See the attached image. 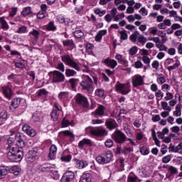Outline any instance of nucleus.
I'll list each match as a JSON object with an SVG mask.
<instances>
[{"instance_id": "obj_40", "label": "nucleus", "mask_w": 182, "mask_h": 182, "mask_svg": "<svg viewBox=\"0 0 182 182\" xmlns=\"http://www.w3.org/2000/svg\"><path fill=\"white\" fill-rule=\"evenodd\" d=\"M155 97H156V100L159 102L164 97V92H163L161 90H158L155 92Z\"/></svg>"}, {"instance_id": "obj_44", "label": "nucleus", "mask_w": 182, "mask_h": 182, "mask_svg": "<svg viewBox=\"0 0 182 182\" xmlns=\"http://www.w3.org/2000/svg\"><path fill=\"white\" fill-rule=\"evenodd\" d=\"M119 33L120 34V39L122 41H127L129 38V35H127V32L125 30L119 31Z\"/></svg>"}, {"instance_id": "obj_16", "label": "nucleus", "mask_w": 182, "mask_h": 182, "mask_svg": "<svg viewBox=\"0 0 182 182\" xmlns=\"http://www.w3.org/2000/svg\"><path fill=\"white\" fill-rule=\"evenodd\" d=\"M102 63L106 66H108L109 68H111V69H114V68H116V66H117V61H116V60L110 59L109 58L102 60Z\"/></svg>"}, {"instance_id": "obj_14", "label": "nucleus", "mask_w": 182, "mask_h": 182, "mask_svg": "<svg viewBox=\"0 0 182 182\" xmlns=\"http://www.w3.org/2000/svg\"><path fill=\"white\" fill-rule=\"evenodd\" d=\"M75 178V173L71 171H66L61 178V182H70Z\"/></svg>"}, {"instance_id": "obj_4", "label": "nucleus", "mask_w": 182, "mask_h": 182, "mask_svg": "<svg viewBox=\"0 0 182 182\" xmlns=\"http://www.w3.org/2000/svg\"><path fill=\"white\" fill-rule=\"evenodd\" d=\"M113 159V153L112 151H108L102 155H100L96 157V161L99 163V164H107L112 161Z\"/></svg>"}, {"instance_id": "obj_50", "label": "nucleus", "mask_w": 182, "mask_h": 182, "mask_svg": "<svg viewBox=\"0 0 182 182\" xmlns=\"http://www.w3.org/2000/svg\"><path fill=\"white\" fill-rule=\"evenodd\" d=\"M58 117H59V113L58 112V110L53 109V111L51 112V119H53V120L54 122H56V120H58Z\"/></svg>"}, {"instance_id": "obj_20", "label": "nucleus", "mask_w": 182, "mask_h": 182, "mask_svg": "<svg viewBox=\"0 0 182 182\" xmlns=\"http://www.w3.org/2000/svg\"><path fill=\"white\" fill-rule=\"evenodd\" d=\"M105 110H106V108H105V106L100 105L95 112L92 113L93 116H105Z\"/></svg>"}, {"instance_id": "obj_6", "label": "nucleus", "mask_w": 182, "mask_h": 182, "mask_svg": "<svg viewBox=\"0 0 182 182\" xmlns=\"http://www.w3.org/2000/svg\"><path fill=\"white\" fill-rule=\"evenodd\" d=\"M129 40L133 43L138 42V43H140V45L142 46L147 42V38L144 37V36L140 35V32L137 31H134V33L129 36Z\"/></svg>"}, {"instance_id": "obj_10", "label": "nucleus", "mask_w": 182, "mask_h": 182, "mask_svg": "<svg viewBox=\"0 0 182 182\" xmlns=\"http://www.w3.org/2000/svg\"><path fill=\"white\" fill-rule=\"evenodd\" d=\"M115 89L117 92L118 93H121V95H128V93L132 92V90L130 89V84L129 83H118L115 85Z\"/></svg>"}, {"instance_id": "obj_3", "label": "nucleus", "mask_w": 182, "mask_h": 182, "mask_svg": "<svg viewBox=\"0 0 182 182\" xmlns=\"http://www.w3.org/2000/svg\"><path fill=\"white\" fill-rule=\"evenodd\" d=\"M48 76L52 83H62L65 82V75L58 70H53L48 73Z\"/></svg>"}, {"instance_id": "obj_22", "label": "nucleus", "mask_w": 182, "mask_h": 182, "mask_svg": "<svg viewBox=\"0 0 182 182\" xmlns=\"http://www.w3.org/2000/svg\"><path fill=\"white\" fill-rule=\"evenodd\" d=\"M115 59L118 60L119 63L124 65V66H129V61L126 60V58L120 54H116Z\"/></svg>"}, {"instance_id": "obj_1", "label": "nucleus", "mask_w": 182, "mask_h": 182, "mask_svg": "<svg viewBox=\"0 0 182 182\" xmlns=\"http://www.w3.org/2000/svg\"><path fill=\"white\" fill-rule=\"evenodd\" d=\"M15 140L17 147L20 149H17L15 146L7 147V159L10 161H21L23 158V151H22V149L25 147V141L22 139L19 133L16 134Z\"/></svg>"}, {"instance_id": "obj_63", "label": "nucleus", "mask_w": 182, "mask_h": 182, "mask_svg": "<svg viewBox=\"0 0 182 182\" xmlns=\"http://www.w3.org/2000/svg\"><path fill=\"white\" fill-rule=\"evenodd\" d=\"M156 46L159 49V50H164L165 52H167V46H164V44H156Z\"/></svg>"}, {"instance_id": "obj_18", "label": "nucleus", "mask_w": 182, "mask_h": 182, "mask_svg": "<svg viewBox=\"0 0 182 182\" xmlns=\"http://www.w3.org/2000/svg\"><path fill=\"white\" fill-rule=\"evenodd\" d=\"M106 35H107V30L104 29V30L99 31L95 37V42H102V39H103V36Z\"/></svg>"}, {"instance_id": "obj_8", "label": "nucleus", "mask_w": 182, "mask_h": 182, "mask_svg": "<svg viewBox=\"0 0 182 182\" xmlns=\"http://www.w3.org/2000/svg\"><path fill=\"white\" fill-rule=\"evenodd\" d=\"M112 139L118 143L119 144H123L127 140V136L124 133L121 132L119 129L115 130V132L112 134Z\"/></svg>"}, {"instance_id": "obj_54", "label": "nucleus", "mask_w": 182, "mask_h": 182, "mask_svg": "<svg viewBox=\"0 0 182 182\" xmlns=\"http://www.w3.org/2000/svg\"><path fill=\"white\" fill-rule=\"evenodd\" d=\"M17 33H28V27L25 26H22L18 28L16 31Z\"/></svg>"}, {"instance_id": "obj_64", "label": "nucleus", "mask_w": 182, "mask_h": 182, "mask_svg": "<svg viewBox=\"0 0 182 182\" xmlns=\"http://www.w3.org/2000/svg\"><path fill=\"white\" fill-rule=\"evenodd\" d=\"M173 97H174V95H173V93L170 92H167L166 93V96L164 97V99L168 101V100H171V99H173Z\"/></svg>"}, {"instance_id": "obj_2", "label": "nucleus", "mask_w": 182, "mask_h": 182, "mask_svg": "<svg viewBox=\"0 0 182 182\" xmlns=\"http://www.w3.org/2000/svg\"><path fill=\"white\" fill-rule=\"evenodd\" d=\"M61 60L62 62H63V63H65V65H66V66H70V68H73V69H75L77 72H80L81 68L79 63L72 59V58L70 57L69 55H62Z\"/></svg>"}, {"instance_id": "obj_5", "label": "nucleus", "mask_w": 182, "mask_h": 182, "mask_svg": "<svg viewBox=\"0 0 182 182\" xmlns=\"http://www.w3.org/2000/svg\"><path fill=\"white\" fill-rule=\"evenodd\" d=\"M173 63H174L173 65ZM181 65V63L178 59H176L174 63V59L173 58H166L164 61V66L168 70V72H171V70H175V69H178Z\"/></svg>"}, {"instance_id": "obj_31", "label": "nucleus", "mask_w": 182, "mask_h": 182, "mask_svg": "<svg viewBox=\"0 0 182 182\" xmlns=\"http://www.w3.org/2000/svg\"><path fill=\"white\" fill-rule=\"evenodd\" d=\"M32 9L31 6L24 7L23 9V11L21 12V15L24 17L28 16V15H32Z\"/></svg>"}, {"instance_id": "obj_15", "label": "nucleus", "mask_w": 182, "mask_h": 182, "mask_svg": "<svg viewBox=\"0 0 182 182\" xmlns=\"http://www.w3.org/2000/svg\"><path fill=\"white\" fill-rule=\"evenodd\" d=\"M11 87L12 85H11V83H9L7 85L2 87L3 93L7 99H11V97H12Z\"/></svg>"}, {"instance_id": "obj_56", "label": "nucleus", "mask_w": 182, "mask_h": 182, "mask_svg": "<svg viewBox=\"0 0 182 182\" xmlns=\"http://www.w3.org/2000/svg\"><path fill=\"white\" fill-rule=\"evenodd\" d=\"M124 16V13L117 14L114 17H113V19L115 22H119V21H120V19H123Z\"/></svg>"}, {"instance_id": "obj_34", "label": "nucleus", "mask_w": 182, "mask_h": 182, "mask_svg": "<svg viewBox=\"0 0 182 182\" xmlns=\"http://www.w3.org/2000/svg\"><path fill=\"white\" fill-rule=\"evenodd\" d=\"M73 33L76 39H83L85 38V33L82 30H75Z\"/></svg>"}, {"instance_id": "obj_52", "label": "nucleus", "mask_w": 182, "mask_h": 182, "mask_svg": "<svg viewBox=\"0 0 182 182\" xmlns=\"http://www.w3.org/2000/svg\"><path fill=\"white\" fill-rule=\"evenodd\" d=\"M144 67V65H143V63H141V60H137L135 63H134V68L136 69H143V68Z\"/></svg>"}, {"instance_id": "obj_33", "label": "nucleus", "mask_w": 182, "mask_h": 182, "mask_svg": "<svg viewBox=\"0 0 182 182\" xmlns=\"http://www.w3.org/2000/svg\"><path fill=\"white\" fill-rule=\"evenodd\" d=\"M9 171L12 174H14V176H18L21 173V168L18 166H14L10 168Z\"/></svg>"}, {"instance_id": "obj_39", "label": "nucleus", "mask_w": 182, "mask_h": 182, "mask_svg": "<svg viewBox=\"0 0 182 182\" xmlns=\"http://www.w3.org/2000/svg\"><path fill=\"white\" fill-rule=\"evenodd\" d=\"M8 119V112L6 110L0 108V120L5 121Z\"/></svg>"}, {"instance_id": "obj_53", "label": "nucleus", "mask_w": 182, "mask_h": 182, "mask_svg": "<svg viewBox=\"0 0 182 182\" xmlns=\"http://www.w3.org/2000/svg\"><path fill=\"white\" fill-rule=\"evenodd\" d=\"M61 134H63L64 136H68V137H70L71 139H75V134H73V132L69 131V130H65L61 132Z\"/></svg>"}, {"instance_id": "obj_55", "label": "nucleus", "mask_w": 182, "mask_h": 182, "mask_svg": "<svg viewBox=\"0 0 182 182\" xmlns=\"http://www.w3.org/2000/svg\"><path fill=\"white\" fill-rule=\"evenodd\" d=\"M137 180H139V178L134 175H132V173L128 176L127 182H137Z\"/></svg>"}, {"instance_id": "obj_62", "label": "nucleus", "mask_w": 182, "mask_h": 182, "mask_svg": "<svg viewBox=\"0 0 182 182\" xmlns=\"http://www.w3.org/2000/svg\"><path fill=\"white\" fill-rule=\"evenodd\" d=\"M142 62L145 63V65H148V68H150V63L151 62V60H150V58L149 56H143L142 57Z\"/></svg>"}, {"instance_id": "obj_25", "label": "nucleus", "mask_w": 182, "mask_h": 182, "mask_svg": "<svg viewBox=\"0 0 182 182\" xmlns=\"http://www.w3.org/2000/svg\"><path fill=\"white\" fill-rule=\"evenodd\" d=\"M22 101L21 98H15L11 101V104L10 105V109L14 110V109H16L19 105H21V102Z\"/></svg>"}, {"instance_id": "obj_24", "label": "nucleus", "mask_w": 182, "mask_h": 182, "mask_svg": "<svg viewBox=\"0 0 182 182\" xmlns=\"http://www.w3.org/2000/svg\"><path fill=\"white\" fill-rule=\"evenodd\" d=\"M58 151V147L55 145H52L50 148V152L48 154V157L50 160H53L55 159V156H56V152Z\"/></svg>"}, {"instance_id": "obj_29", "label": "nucleus", "mask_w": 182, "mask_h": 182, "mask_svg": "<svg viewBox=\"0 0 182 182\" xmlns=\"http://www.w3.org/2000/svg\"><path fill=\"white\" fill-rule=\"evenodd\" d=\"M46 28L47 31H50L51 32H55L58 28L56 27V25H55V21H50L46 26Z\"/></svg>"}, {"instance_id": "obj_49", "label": "nucleus", "mask_w": 182, "mask_h": 182, "mask_svg": "<svg viewBox=\"0 0 182 182\" xmlns=\"http://www.w3.org/2000/svg\"><path fill=\"white\" fill-rule=\"evenodd\" d=\"M168 171L170 172L169 176H174V174H177V173H178V169H177V168H176L175 166H169Z\"/></svg>"}, {"instance_id": "obj_17", "label": "nucleus", "mask_w": 182, "mask_h": 182, "mask_svg": "<svg viewBox=\"0 0 182 182\" xmlns=\"http://www.w3.org/2000/svg\"><path fill=\"white\" fill-rule=\"evenodd\" d=\"M105 126L109 130H113V129H116L117 127V123H116V121L112 119H107L105 121Z\"/></svg>"}, {"instance_id": "obj_13", "label": "nucleus", "mask_w": 182, "mask_h": 182, "mask_svg": "<svg viewBox=\"0 0 182 182\" xmlns=\"http://www.w3.org/2000/svg\"><path fill=\"white\" fill-rule=\"evenodd\" d=\"M22 130L24 133H26L28 136H30V137H35L36 136V131L28 124H24L22 127Z\"/></svg>"}, {"instance_id": "obj_61", "label": "nucleus", "mask_w": 182, "mask_h": 182, "mask_svg": "<svg viewBox=\"0 0 182 182\" xmlns=\"http://www.w3.org/2000/svg\"><path fill=\"white\" fill-rule=\"evenodd\" d=\"M162 163L167 164L171 161V155H166L162 158Z\"/></svg>"}, {"instance_id": "obj_38", "label": "nucleus", "mask_w": 182, "mask_h": 182, "mask_svg": "<svg viewBox=\"0 0 182 182\" xmlns=\"http://www.w3.org/2000/svg\"><path fill=\"white\" fill-rule=\"evenodd\" d=\"M57 20L60 23H64V25H69V20L68 18H65L63 15L57 16Z\"/></svg>"}, {"instance_id": "obj_59", "label": "nucleus", "mask_w": 182, "mask_h": 182, "mask_svg": "<svg viewBox=\"0 0 182 182\" xmlns=\"http://www.w3.org/2000/svg\"><path fill=\"white\" fill-rule=\"evenodd\" d=\"M60 160L65 161V163H69L72 160V155H66L60 157Z\"/></svg>"}, {"instance_id": "obj_26", "label": "nucleus", "mask_w": 182, "mask_h": 182, "mask_svg": "<svg viewBox=\"0 0 182 182\" xmlns=\"http://www.w3.org/2000/svg\"><path fill=\"white\" fill-rule=\"evenodd\" d=\"M85 146H92V141L89 139H83L79 142L78 147L79 149H83Z\"/></svg>"}, {"instance_id": "obj_7", "label": "nucleus", "mask_w": 182, "mask_h": 182, "mask_svg": "<svg viewBox=\"0 0 182 182\" xmlns=\"http://www.w3.org/2000/svg\"><path fill=\"white\" fill-rule=\"evenodd\" d=\"M82 80L80 82V86L82 88V90L85 92H90L92 87H93V80L89 77V75H83Z\"/></svg>"}, {"instance_id": "obj_58", "label": "nucleus", "mask_w": 182, "mask_h": 182, "mask_svg": "<svg viewBox=\"0 0 182 182\" xmlns=\"http://www.w3.org/2000/svg\"><path fill=\"white\" fill-rule=\"evenodd\" d=\"M138 50L139 48H137V46H133L129 49V55H131V56H134V55H136V53H137Z\"/></svg>"}, {"instance_id": "obj_51", "label": "nucleus", "mask_w": 182, "mask_h": 182, "mask_svg": "<svg viewBox=\"0 0 182 182\" xmlns=\"http://www.w3.org/2000/svg\"><path fill=\"white\" fill-rule=\"evenodd\" d=\"M158 85H164L166 82V77L161 75H158L156 77Z\"/></svg>"}, {"instance_id": "obj_30", "label": "nucleus", "mask_w": 182, "mask_h": 182, "mask_svg": "<svg viewBox=\"0 0 182 182\" xmlns=\"http://www.w3.org/2000/svg\"><path fill=\"white\" fill-rule=\"evenodd\" d=\"M38 170H40V171H43V172L52 171V166H50V165H48L46 164H43V165H39Z\"/></svg>"}, {"instance_id": "obj_42", "label": "nucleus", "mask_w": 182, "mask_h": 182, "mask_svg": "<svg viewBox=\"0 0 182 182\" xmlns=\"http://www.w3.org/2000/svg\"><path fill=\"white\" fill-rule=\"evenodd\" d=\"M62 127H68V126H73V121L69 122L66 118H63L61 122Z\"/></svg>"}, {"instance_id": "obj_36", "label": "nucleus", "mask_w": 182, "mask_h": 182, "mask_svg": "<svg viewBox=\"0 0 182 182\" xmlns=\"http://www.w3.org/2000/svg\"><path fill=\"white\" fill-rule=\"evenodd\" d=\"M8 174V169L4 166H0V180L5 178Z\"/></svg>"}, {"instance_id": "obj_23", "label": "nucleus", "mask_w": 182, "mask_h": 182, "mask_svg": "<svg viewBox=\"0 0 182 182\" xmlns=\"http://www.w3.org/2000/svg\"><path fill=\"white\" fill-rule=\"evenodd\" d=\"M80 182H92V174L85 172L80 178Z\"/></svg>"}, {"instance_id": "obj_9", "label": "nucleus", "mask_w": 182, "mask_h": 182, "mask_svg": "<svg viewBox=\"0 0 182 182\" xmlns=\"http://www.w3.org/2000/svg\"><path fill=\"white\" fill-rule=\"evenodd\" d=\"M87 133H90L92 136H97V137H102V136H106L107 135V131L106 129L100 127H97L94 129H90V128H87Z\"/></svg>"}, {"instance_id": "obj_41", "label": "nucleus", "mask_w": 182, "mask_h": 182, "mask_svg": "<svg viewBox=\"0 0 182 182\" xmlns=\"http://www.w3.org/2000/svg\"><path fill=\"white\" fill-rule=\"evenodd\" d=\"M0 23L1 24L2 29H4L5 31L9 29V25H8V23L5 21L4 17L0 18Z\"/></svg>"}, {"instance_id": "obj_48", "label": "nucleus", "mask_w": 182, "mask_h": 182, "mask_svg": "<svg viewBox=\"0 0 182 182\" xmlns=\"http://www.w3.org/2000/svg\"><path fill=\"white\" fill-rule=\"evenodd\" d=\"M95 95L98 97H105V90L103 89L98 88L95 90Z\"/></svg>"}, {"instance_id": "obj_32", "label": "nucleus", "mask_w": 182, "mask_h": 182, "mask_svg": "<svg viewBox=\"0 0 182 182\" xmlns=\"http://www.w3.org/2000/svg\"><path fill=\"white\" fill-rule=\"evenodd\" d=\"M76 75H77V73L75 70L70 68L65 69V76L67 77H73V76H76Z\"/></svg>"}, {"instance_id": "obj_47", "label": "nucleus", "mask_w": 182, "mask_h": 182, "mask_svg": "<svg viewBox=\"0 0 182 182\" xmlns=\"http://www.w3.org/2000/svg\"><path fill=\"white\" fill-rule=\"evenodd\" d=\"M161 105L163 110L171 112V107L168 106V103H167V102L162 101L161 102Z\"/></svg>"}, {"instance_id": "obj_46", "label": "nucleus", "mask_w": 182, "mask_h": 182, "mask_svg": "<svg viewBox=\"0 0 182 182\" xmlns=\"http://www.w3.org/2000/svg\"><path fill=\"white\" fill-rule=\"evenodd\" d=\"M79 82V80L76 78H70L68 80V82L70 84L72 89H75L76 86H77V82Z\"/></svg>"}, {"instance_id": "obj_12", "label": "nucleus", "mask_w": 182, "mask_h": 182, "mask_svg": "<svg viewBox=\"0 0 182 182\" xmlns=\"http://www.w3.org/2000/svg\"><path fill=\"white\" fill-rule=\"evenodd\" d=\"M132 83L133 87H139V86H143L144 85V79L143 76L136 74L132 77Z\"/></svg>"}, {"instance_id": "obj_28", "label": "nucleus", "mask_w": 182, "mask_h": 182, "mask_svg": "<svg viewBox=\"0 0 182 182\" xmlns=\"http://www.w3.org/2000/svg\"><path fill=\"white\" fill-rule=\"evenodd\" d=\"M58 99L61 102H65V100H68V99H69V92H60L58 94Z\"/></svg>"}, {"instance_id": "obj_57", "label": "nucleus", "mask_w": 182, "mask_h": 182, "mask_svg": "<svg viewBox=\"0 0 182 182\" xmlns=\"http://www.w3.org/2000/svg\"><path fill=\"white\" fill-rule=\"evenodd\" d=\"M38 97H41V96H46L48 95V91L45 89H41L36 92Z\"/></svg>"}, {"instance_id": "obj_35", "label": "nucleus", "mask_w": 182, "mask_h": 182, "mask_svg": "<svg viewBox=\"0 0 182 182\" xmlns=\"http://www.w3.org/2000/svg\"><path fill=\"white\" fill-rule=\"evenodd\" d=\"M63 45L64 46H68L69 48H75L76 46L73 40H65L63 41Z\"/></svg>"}, {"instance_id": "obj_37", "label": "nucleus", "mask_w": 182, "mask_h": 182, "mask_svg": "<svg viewBox=\"0 0 182 182\" xmlns=\"http://www.w3.org/2000/svg\"><path fill=\"white\" fill-rule=\"evenodd\" d=\"M28 154L31 157H34L35 159H38L39 157V150L37 148H34L32 150L29 151Z\"/></svg>"}, {"instance_id": "obj_27", "label": "nucleus", "mask_w": 182, "mask_h": 182, "mask_svg": "<svg viewBox=\"0 0 182 182\" xmlns=\"http://www.w3.org/2000/svg\"><path fill=\"white\" fill-rule=\"evenodd\" d=\"M174 117H180L181 116V105L177 104L175 107V110L173 112Z\"/></svg>"}, {"instance_id": "obj_43", "label": "nucleus", "mask_w": 182, "mask_h": 182, "mask_svg": "<svg viewBox=\"0 0 182 182\" xmlns=\"http://www.w3.org/2000/svg\"><path fill=\"white\" fill-rule=\"evenodd\" d=\"M50 172L52 173L51 178H53V180H59V178H60V176L59 175V173L58 172V171H55L51 168V171H50Z\"/></svg>"}, {"instance_id": "obj_60", "label": "nucleus", "mask_w": 182, "mask_h": 182, "mask_svg": "<svg viewBox=\"0 0 182 182\" xmlns=\"http://www.w3.org/2000/svg\"><path fill=\"white\" fill-rule=\"evenodd\" d=\"M171 89V86L168 84H162L161 90L162 92H168Z\"/></svg>"}, {"instance_id": "obj_11", "label": "nucleus", "mask_w": 182, "mask_h": 182, "mask_svg": "<svg viewBox=\"0 0 182 182\" xmlns=\"http://www.w3.org/2000/svg\"><path fill=\"white\" fill-rule=\"evenodd\" d=\"M75 102L77 105L85 107V109L89 107V100H87V97L80 93H77L75 95Z\"/></svg>"}, {"instance_id": "obj_21", "label": "nucleus", "mask_w": 182, "mask_h": 182, "mask_svg": "<svg viewBox=\"0 0 182 182\" xmlns=\"http://www.w3.org/2000/svg\"><path fill=\"white\" fill-rule=\"evenodd\" d=\"M89 166V162L85 160H76V167L80 170L86 168Z\"/></svg>"}, {"instance_id": "obj_45", "label": "nucleus", "mask_w": 182, "mask_h": 182, "mask_svg": "<svg viewBox=\"0 0 182 182\" xmlns=\"http://www.w3.org/2000/svg\"><path fill=\"white\" fill-rule=\"evenodd\" d=\"M94 14H95V15H98L100 17H102L104 15H106V10H100V9L97 8L94 9Z\"/></svg>"}, {"instance_id": "obj_19", "label": "nucleus", "mask_w": 182, "mask_h": 182, "mask_svg": "<svg viewBox=\"0 0 182 182\" xmlns=\"http://www.w3.org/2000/svg\"><path fill=\"white\" fill-rule=\"evenodd\" d=\"M40 34L41 33H39L38 30L33 29V31L28 33V36L31 38V41H33V42H36L38 39H39Z\"/></svg>"}]
</instances>
